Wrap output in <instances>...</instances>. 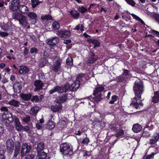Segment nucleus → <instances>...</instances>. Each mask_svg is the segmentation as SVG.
I'll return each instance as SVG.
<instances>
[{"label": "nucleus", "instance_id": "nucleus-45", "mask_svg": "<svg viewBox=\"0 0 159 159\" xmlns=\"http://www.w3.org/2000/svg\"><path fill=\"white\" fill-rule=\"evenodd\" d=\"M151 5L154 9L152 13L155 14L157 13V12H158V7L155 4L153 3Z\"/></svg>", "mask_w": 159, "mask_h": 159}, {"label": "nucleus", "instance_id": "nucleus-51", "mask_svg": "<svg viewBox=\"0 0 159 159\" xmlns=\"http://www.w3.org/2000/svg\"><path fill=\"white\" fill-rule=\"evenodd\" d=\"M84 153L83 154L84 157L88 156L89 157H90L91 156L90 153L89 152H87L86 151H84Z\"/></svg>", "mask_w": 159, "mask_h": 159}, {"label": "nucleus", "instance_id": "nucleus-64", "mask_svg": "<svg viewBox=\"0 0 159 159\" xmlns=\"http://www.w3.org/2000/svg\"><path fill=\"white\" fill-rule=\"evenodd\" d=\"M33 98V99L36 102H37L38 101L39 98L37 95H35L34 96Z\"/></svg>", "mask_w": 159, "mask_h": 159}, {"label": "nucleus", "instance_id": "nucleus-44", "mask_svg": "<svg viewBox=\"0 0 159 159\" xmlns=\"http://www.w3.org/2000/svg\"><path fill=\"white\" fill-rule=\"evenodd\" d=\"M89 142V139L87 138H85L82 141L81 143L87 145Z\"/></svg>", "mask_w": 159, "mask_h": 159}, {"label": "nucleus", "instance_id": "nucleus-13", "mask_svg": "<svg viewBox=\"0 0 159 159\" xmlns=\"http://www.w3.org/2000/svg\"><path fill=\"white\" fill-rule=\"evenodd\" d=\"M34 84L35 87L34 89V91H37L41 89L43 86V84L39 80H36L34 82Z\"/></svg>", "mask_w": 159, "mask_h": 159}, {"label": "nucleus", "instance_id": "nucleus-59", "mask_svg": "<svg viewBox=\"0 0 159 159\" xmlns=\"http://www.w3.org/2000/svg\"><path fill=\"white\" fill-rule=\"evenodd\" d=\"M23 52L25 55H27L28 54V50L26 48H25L23 50Z\"/></svg>", "mask_w": 159, "mask_h": 159}, {"label": "nucleus", "instance_id": "nucleus-21", "mask_svg": "<svg viewBox=\"0 0 159 159\" xmlns=\"http://www.w3.org/2000/svg\"><path fill=\"white\" fill-rule=\"evenodd\" d=\"M154 95V96L152 98V102L154 103H157L159 102V92H155Z\"/></svg>", "mask_w": 159, "mask_h": 159}, {"label": "nucleus", "instance_id": "nucleus-42", "mask_svg": "<svg viewBox=\"0 0 159 159\" xmlns=\"http://www.w3.org/2000/svg\"><path fill=\"white\" fill-rule=\"evenodd\" d=\"M125 1L128 4L132 7H134L135 5V2L133 0H125Z\"/></svg>", "mask_w": 159, "mask_h": 159}, {"label": "nucleus", "instance_id": "nucleus-54", "mask_svg": "<svg viewBox=\"0 0 159 159\" xmlns=\"http://www.w3.org/2000/svg\"><path fill=\"white\" fill-rule=\"evenodd\" d=\"M156 141H157L158 139H159V134L158 133H155L154 134L153 137H152Z\"/></svg>", "mask_w": 159, "mask_h": 159}, {"label": "nucleus", "instance_id": "nucleus-28", "mask_svg": "<svg viewBox=\"0 0 159 159\" xmlns=\"http://www.w3.org/2000/svg\"><path fill=\"white\" fill-rule=\"evenodd\" d=\"M44 148V144L42 142L40 143L37 144L36 149L37 151L38 154L39 153V152L43 149Z\"/></svg>", "mask_w": 159, "mask_h": 159}, {"label": "nucleus", "instance_id": "nucleus-30", "mask_svg": "<svg viewBox=\"0 0 159 159\" xmlns=\"http://www.w3.org/2000/svg\"><path fill=\"white\" fill-rule=\"evenodd\" d=\"M42 2L39 0H31V5L33 8H34Z\"/></svg>", "mask_w": 159, "mask_h": 159}, {"label": "nucleus", "instance_id": "nucleus-22", "mask_svg": "<svg viewBox=\"0 0 159 159\" xmlns=\"http://www.w3.org/2000/svg\"><path fill=\"white\" fill-rule=\"evenodd\" d=\"M70 14L74 19H77L80 16V13L75 10H72L70 12Z\"/></svg>", "mask_w": 159, "mask_h": 159}, {"label": "nucleus", "instance_id": "nucleus-26", "mask_svg": "<svg viewBox=\"0 0 159 159\" xmlns=\"http://www.w3.org/2000/svg\"><path fill=\"white\" fill-rule=\"evenodd\" d=\"M29 70V69L27 67L22 66H20V69L19 71L20 73L22 74L24 72L28 73Z\"/></svg>", "mask_w": 159, "mask_h": 159}, {"label": "nucleus", "instance_id": "nucleus-16", "mask_svg": "<svg viewBox=\"0 0 159 159\" xmlns=\"http://www.w3.org/2000/svg\"><path fill=\"white\" fill-rule=\"evenodd\" d=\"M98 59V57L95 55L93 52H91L89 54L88 59V62L89 63H93L94 62Z\"/></svg>", "mask_w": 159, "mask_h": 159}, {"label": "nucleus", "instance_id": "nucleus-27", "mask_svg": "<svg viewBox=\"0 0 159 159\" xmlns=\"http://www.w3.org/2000/svg\"><path fill=\"white\" fill-rule=\"evenodd\" d=\"M55 125L54 122L52 121H49L45 125V127L49 129H51L54 128Z\"/></svg>", "mask_w": 159, "mask_h": 159}, {"label": "nucleus", "instance_id": "nucleus-12", "mask_svg": "<svg viewBox=\"0 0 159 159\" xmlns=\"http://www.w3.org/2000/svg\"><path fill=\"white\" fill-rule=\"evenodd\" d=\"M57 34L61 38H68L70 35V32L68 30H59Z\"/></svg>", "mask_w": 159, "mask_h": 159}, {"label": "nucleus", "instance_id": "nucleus-40", "mask_svg": "<svg viewBox=\"0 0 159 159\" xmlns=\"http://www.w3.org/2000/svg\"><path fill=\"white\" fill-rule=\"evenodd\" d=\"M78 10L79 12L83 14H84L88 10L87 9L84 7L83 6H81V7H79L78 8Z\"/></svg>", "mask_w": 159, "mask_h": 159}, {"label": "nucleus", "instance_id": "nucleus-19", "mask_svg": "<svg viewBox=\"0 0 159 159\" xmlns=\"http://www.w3.org/2000/svg\"><path fill=\"white\" fill-rule=\"evenodd\" d=\"M142 127L140 125L136 124L133 125L132 130L135 133H138L142 129Z\"/></svg>", "mask_w": 159, "mask_h": 159}, {"label": "nucleus", "instance_id": "nucleus-17", "mask_svg": "<svg viewBox=\"0 0 159 159\" xmlns=\"http://www.w3.org/2000/svg\"><path fill=\"white\" fill-rule=\"evenodd\" d=\"M21 13L26 14L29 11V9L27 7L24 5H20L18 10Z\"/></svg>", "mask_w": 159, "mask_h": 159}, {"label": "nucleus", "instance_id": "nucleus-32", "mask_svg": "<svg viewBox=\"0 0 159 159\" xmlns=\"http://www.w3.org/2000/svg\"><path fill=\"white\" fill-rule=\"evenodd\" d=\"M26 15L32 19H35L37 18L36 14L33 12H29L27 13Z\"/></svg>", "mask_w": 159, "mask_h": 159}, {"label": "nucleus", "instance_id": "nucleus-41", "mask_svg": "<svg viewBox=\"0 0 159 159\" xmlns=\"http://www.w3.org/2000/svg\"><path fill=\"white\" fill-rule=\"evenodd\" d=\"M73 60L72 57H69L66 60V63L67 65L70 66L73 65Z\"/></svg>", "mask_w": 159, "mask_h": 159}, {"label": "nucleus", "instance_id": "nucleus-53", "mask_svg": "<svg viewBox=\"0 0 159 159\" xmlns=\"http://www.w3.org/2000/svg\"><path fill=\"white\" fill-rule=\"evenodd\" d=\"M154 17L156 21L159 23V14L158 13H156L154 14Z\"/></svg>", "mask_w": 159, "mask_h": 159}, {"label": "nucleus", "instance_id": "nucleus-29", "mask_svg": "<svg viewBox=\"0 0 159 159\" xmlns=\"http://www.w3.org/2000/svg\"><path fill=\"white\" fill-rule=\"evenodd\" d=\"M8 104L11 105H13L15 107L19 106L20 105V102L14 99L10 101Z\"/></svg>", "mask_w": 159, "mask_h": 159}, {"label": "nucleus", "instance_id": "nucleus-23", "mask_svg": "<svg viewBox=\"0 0 159 159\" xmlns=\"http://www.w3.org/2000/svg\"><path fill=\"white\" fill-rule=\"evenodd\" d=\"M10 25L9 23H7L6 24L1 25H0V27L2 30L7 31L10 30L11 28Z\"/></svg>", "mask_w": 159, "mask_h": 159}, {"label": "nucleus", "instance_id": "nucleus-3", "mask_svg": "<svg viewBox=\"0 0 159 159\" xmlns=\"http://www.w3.org/2000/svg\"><path fill=\"white\" fill-rule=\"evenodd\" d=\"M2 117L4 121L8 124L14 121L16 128L18 131H21L23 129V127L19 122L18 119L16 116H13L11 113H8L7 114L4 113Z\"/></svg>", "mask_w": 159, "mask_h": 159}, {"label": "nucleus", "instance_id": "nucleus-25", "mask_svg": "<svg viewBox=\"0 0 159 159\" xmlns=\"http://www.w3.org/2000/svg\"><path fill=\"white\" fill-rule=\"evenodd\" d=\"M89 42L90 43L93 44L94 45L93 47L94 48L96 47H99L100 45L99 42L98 40L95 39H91L89 40Z\"/></svg>", "mask_w": 159, "mask_h": 159}, {"label": "nucleus", "instance_id": "nucleus-50", "mask_svg": "<svg viewBox=\"0 0 159 159\" xmlns=\"http://www.w3.org/2000/svg\"><path fill=\"white\" fill-rule=\"evenodd\" d=\"M36 127L38 129H41L42 128V124L38 122V123H36Z\"/></svg>", "mask_w": 159, "mask_h": 159}, {"label": "nucleus", "instance_id": "nucleus-47", "mask_svg": "<svg viewBox=\"0 0 159 159\" xmlns=\"http://www.w3.org/2000/svg\"><path fill=\"white\" fill-rule=\"evenodd\" d=\"M8 35L7 33L6 32H3L2 31L0 32V36L4 37L7 36Z\"/></svg>", "mask_w": 159, "mask_h": 159}, {"label": "nucleus", "instance_id": "nucleus-39", "mask_svg": "<svg viewBox=\"0 0 159 159\" xmlns=\"http://www.w3.org/2000/svg\"><path fill=\"white\" fill-rule=\"evenodd\" d=\"M52 28L54 30L58 29L60 28V25L58 22L56 21H54L52 24Z\"/></svg>", "mask_w": 159, "mask_h": 159}, {"label": "nucleus", "instance_id": "nucleus-48", "mask_svg": "<svg viewBox=\"0 0 159 159\" xmlns=\"http://www.w3.org/2000/svg\"><path fill=\"white\" fill-rule=\"evenodd\" d=\"M142 135L143 137H144L145 138H147L149 136L150 134L148 131H145L143 132Z\"/></svg>", "mask_w": 159, "mask_h": 159}, {"label": "nucleus", "instance_id": "nucleus-10", "mask_svg": "<svg viewBox=\"0 0 159 159\" xmlns=\"http://www.w3.org/2000/svg\"><path fill=\"white\" fill-rule=\"evenodd\" d=\"M59 41V39L58 37H52L48 40L47 43L52 49H54V47L56 46V44L58 43Z\"/></svg>", "mask_w": 159, "mask_h": 159}, {"label": "nucleus", "instance_id": "nucleus-63", "mask_svg": "<svg viewBox=\"0 0 159 159\" xmlns=\"http://www.w3.org/2000/svg\"><path fill=\"white\" fill-rule=\"evenodd\" d=\"M1 110L2 111H5L6 112L8 110L7 108L5 107H3L1 108Z\"/></svg>", "mask_w": 159, "mask_h": 159}, {"label": "nucleus", "instance_id": "nucleus-4", "mask_svg": "<svg viewBox=\"0 0 159 159\" xmlns=\"http://www.w3.org/2000/svg\"><path fill=\"white\" fill-rule=\"evenodd\" d=\"M104 88L103 86L100 85L96 88L93 93L94 97H92L90 96L87 97L86 99H88L89 101V105H92V106H93V104L97 103L98 102L100 101L102 99L101 94L100 93L103 90Z\"/></svg>", "mask_w": 159, "mask_h": 159}, {"label": "nucleus", "instance_id": "nucleus-61", "mask_svg": "<svg viewBox=\"0 0 159 159\" xmlns=\"http://www.w3.org/2000/svg\"><path fill=\"white\" fill-rule=\"evenodd\" d=\"M2 82L3 84H5L7 83L8 82V80L7 78H3L2 79Z\"/></svg>", "mask_w": 159, "mask_h": 159}, {"label": "nucleus", "instance_id": "nucleus-55", "mask_svg": "<svg viewBox=\"0 0 159 159\" xmlns=\"http://www.w3.org/2000/svg\"><path fill=\"white\" fill-rule=\"evenodd\" d=\"M151 31V33L153 34L154 35H156V36H158L159 35V32L154 30H152Z\"/></svg>", "mask_w": 159, "mask_h": 159}, {"label": "nucleus", "instance_id": "nucleus-43", "mask_svg": "<svg viewBox=\"0 0 159 159\" xmlns=\"http://www.w3.org/2000/svg\"><path fill=\"white\" fill-rule=\"evenodd\" d=\"M46 62L47 61L46 60L44 59H41L39 63V66L41 67H43L46 64Z\"/></svg>", "mask_w": 159, "mask_h": 159}, {"label": "nucleus", "instance_id": "nucleus-1", "mask_svg": "<svg viewBox=\"0 0 159 159\" xmlns=\"http://www.w3.org/2000/svg\"><path fill=\"white\" fill-rule=\"evenodd\" d=\"M85 80V75L83 74H80L76 77V81L71 84V86L68 83H67L64 86H62L61 87L57 86L53 89L50 90L49 92L50 94H52L56 92H57L59 93L66 92L69 90L70 87L76 90L79 88L80 83L82 81H84Z\"/></svg>", "mask_w": 159, "mask_h": 159}, {"label": "nucleus", "instance_id": "nucleus-33", "mask_svg": "<svg viewBox=\"0 0 159 159\" xmlns=\"http://www.w3.org/2000/svg\"><path fill=\"white\" fill-rule=\"evenodd\" d=\"M130 76L129 71L128 70L125 69L122 75V77L123 78V79L122 80H124L125 79L128 78Z\"/></svg>", "mask_w": 159, "mask_h": 159}, {"label": "nucleus", "instance_id": "nucleus-6", "mask_svg": "<svg viewBox=\"0 0 159 159\" xmlns=\"http://www.w3.org/2000/svg\"><path fill=\"white\" fill-rule=\"evenodd\" d=\"M13 18L17 20L19 23L24 27H25L28 24L27 17L22 14L16 12L13 14Z\"/></svg>", "mask_w": 159, "mask_h": 159}, {"label": "nucleus", "instance_id": "nucleus-8", "mask_svg": "<svg viewBox=\"0 0 159 159\" xmlns=\"http://www.w3.org/2000/svg\"><path fill=\"white\" fill-rule=\"evenodd\" d=\"M10 9L13 11H17L19 9L20 5L19 0H13L10 3Z\"/></svg>", "mask_w": 159, "mask_h": 159}, {"label": "nucleus", "instance_id": "nucleus-20", "mask_svg": "<svg viewBox=\"0 0 159 159\" xmlns=\"http://www.w3.org/2000/svg\"><path fill=\"white\" fill-rule=\"evenodd\" d=\"M62 106L61 104H58L52 105L51 107L52 110L53 112H56L59 111L61 109Z\"/></svg>", "mask_w": 159, "mask_h": 159}, {"label": "nucleus", "instance_id": "nucleus-38", "mask_svg": "<svg viewBox=\"0 0 159 159\" xmlns=\"http://www.w3.org/2000/svg\"><path fill=\"white\" fill-rule=\"evenodd\" d=\"M38 159H46L47 157V153L44 152H42L40 154H38Z\"/></svg>", "mask_w": 159, "mask_h": 159}, {"label": "nucleus", "instance_id": "nucleus-46", "mask_svg": "<svg viewBox=\"0 0 159 159\" xmlns=\"http://www.w3.org/2000/svg\"><path fill=\"white\" fill-rule=\"evenodd\" d=\"M124 131L122 130H120L119 132L116 134V136L117 137H119L124 134Z\"/></svg>", "mask_w": 159, "mask_h": 159}, {"label": "nucleus", "instance_id": "nucleus-9", "mask_svg": "<svg viewBox=\"0 0 159 159\" xmlns=\"http://www.w3.org/2000/svg\"><path fill=\"white\" fill-rule=\"evenodd\" d=\"M30 146L26 143H23L21 147V154L22 156H25L26 154L29 152L31 149Z\"/></svg>", "mask_w": 159, "mask_h": 159}, {"label": "nucleus", "instance_id": "nucleus-58", "mask_svg": "<svg viewBox=\"0 0 159 159\" xmlns=\"http://www.w3.org/2000/svg\"><path fill=\"white\" fill-rule=\"evenodd\" d=\"M4 128L0 126V135H2L4 133Z\"/></svg>", "mask_w": 159, "mask_h": 159}, {"label": "nucleus", "instance_id": "nucleus-37", "mask_svg": "<svg viewBox=\"0 0 159 159\" xmlns=\"http://www.w3.org/2000/svg\"><path fill=\"white\" fill-rule=\"evenodd\" d=\"M22 121L26 123H28L30 120V117L28 115H25L21 117Z\"/></svg>", "mask_w": 159, "mask_h": 159}, {"label": "nucleus", "instance_id": "nucleus-5", "mask_svg": "<svg viewBox=\"0 0 159 159\" xmlns=\"http://www.w3.org/2000/svg\"><path fill=\"white\" fill-rule=\"evenodd\" d=\"M60 151L63 156L69 157L73 153L72 146L66 143L61 144L60 147Z\"/></svg>", "mask_w": 159, "mask_h": 159}, {"label": "nucleus", "instance_id": "nucleus-52", "mask_svg": "<svg viewBox=\"0 0 159 159\" xmlns=\"http://www.w3.org/2000/svg\"><path fill=\"white\" fill-rule=\"evenodd\" d=\"M34 157V155L33 154L27 155L25 159H33Z\"/></svg>", "mask_w": 159, "mask_h": 159}, {"label": "nucleus", "instance_id": "nucleus-62", "mask_svg": "<svg viewBox=\"0 0 159 159\" xmlns=\"http://www.w3.org/2000/svg\"><path fill=\"white\" fill-rule=\"evenodd\" d=\"M111 100L114 102H116L117 100V96L115 95H113L112 97Z\"/></svg>", "mask_w": 159, "mask_h": 159}, {"label": "nucleus", "instance_id": "nucleus-15", "mask_svg": "<svg viewBox=\"0 0 159 159\" xmlns=\"http://www.w3.org/2000/svg\"><path fill=\"white\" fill-rule=\"evenodd\" d=\"M67 95L66 94H64L63 95L58 97L56 100V102L58 104H61V103L64 102L67 99Z\"/></svg>", "mask_w": 159, "mask_h": 159}, {"label": "nucleus", "instance_id": "nucleus-60", "mask_svg": "<svg viewBox=\"0 0 159 159\" xmlns=\"http://www.w3.org/2000/svg\"><path fill=\"white\" fill-rule=\"evenodd\" d=\"M71 41L70 39H67V40H64V43L67 44L69 43H71Z\"/></svg>", "mask_w": 159, "mask_h": 159}, {"label": "nucleus", "instance_id": "nucleus-31", "mask_svg": "<svg viewBox=\"0 0 159 159\" xmlns=\"http://www.w3.org/2000/svg\"><path fill=\"white\" fill-rule=\"evenodd\" d=\"M39 110V108L37 106L32 107L30 111V113L32 115H35L38 112Z\"/></svg>", "mask_w": 159, "mask_h": 159}, {"label": "nucleus", "instance_id": "nucleus-36", "mask_svg": "<svg viewBox=\"0 0 159 159\" xmlns=\"http://www.w3.org/2000/svg\"><path fill=\"white\" fill-rule=\"evenodd\" d=\"M84 27L83 24H78L75 27L74 30H80L81 32L83 31L84 30Z\"/></svg>", "mask_w": 159, "mask_h": 159}, {"label": "nucleus", "instance_id": "nucleus-11", "mask_svg": "<svg viewBox=\"0 0 159 159\" xmlns=\"http://www.w3.org/2000/svg\"><path fill=\"white\" fill-rule=\"evenodd\" d=\"M50 69L56 72L61 71V62L59 60H57L52 66L50 67Z\"/></svg>", "mask_w": 159, "mask_h": 159}, {"label": "nucleus", "instance_id": "nucleus-24", "mask_svg": "<svg viewBox=\"0 0 159 159\" xmlns=\"http://www.w3.org/2000/svg\"><path fill=\"white\" fill-rule=\"evenodd\" d=\"M20 97L24 100L28 101L29 100L32 96L30 93L24 94L21 93L20 94Z\"/></svg>", "mask_w": 159, "mask_h": 159}, {"label": "nucleus", "instance_id": "nucleus-56", "mask_svg": "<svg viewBox=\"0 0 159 159\" xmlns=\"http://www.w3.org/2000/svg\"><path fill=\"white\" fill-rule=\"evenodd\" d=\"M157 141L155 139H154L152 137V139L150 140V143L151 144H154L156 143Z\"/></svg>", "mask_w": 159, "mask_h": 159}, {"label": "nucleus", "instance_id": "nucleus-18", "mask_svg": "<svg viewBox=\"0 0 159 159\" xmlns=\"http://www.w3.org/2000/svg\"><path fill=\"white\" fill-rule=\"evenodd\" d=\"M22 86L21 84L19 83H16L13 86V89L15 93H19L21 91Z\"/></svg>", "mask_w": 159, "mask_h": 159}, {"label": "nucleus", "instance_id": "nucleus-2", "mask_svg": "<svg viewBox=\"0 0 159 159\" xmlns=\"http://www.w3.org/2000/svg\"><path fill=\"white\" fill-rule=\"evenodd\" d=\"M133 89L135 97L132 99V102L130 105L134 106L137 109L143 106V104L141 101L137 100L136 98V97L139 99L141 98V95L143 90V82L140 80L136 81L135 82Z\"/></svg>", "mask_w": 159, "mask_h": 159}, {"label": "nucleus", "instance_id": "nucleus-34", "mask_svg": "<svg viewBox=\"0 0 159 159\" xmlns=\"http://www.w3.org/2000/svg\"><path fill=\"white\" fill-rule=\"evenodd\" d=\"M41 19L44 21H48L49 20H52V17L48 15H43L41 16Z\"/></svg>", "mask_w": 159, "mask_h": 159}, {"label": "nucleus", "instance_id": "nucleus-49", "mask_svg": "<svg viewBox=\"0 0 159 159\" xmlns=\"http://www.w3.org/2000/svg\"><path fill=\"white\" fill-rule=\"evenodd\" d=\"M38 52L37 50L35 48H32L30 49V52L31 53H36Z\"/></svg>", "mask_w": 159, "mask_h": 159}, {"label": "nucleus", "instance_id": "nucleus-57", "mask_svg": "<svg viewBox=\"0 0 159 159\" xmlns=\"http://www.w3.org/2000/svg\"><path fill=\"white\" fill-rule=\"evenodd\" d=\"M154 154V153H152V154H150L149 155H148L146 156V157L145 159H150L151 158L153 157Z\"/></svg>", "mask_w": 159, "mask_h": 159}, {"label": "nucleus", "instance_id": "nucleus-7", "mask_svg": "<svg viewBox=\"0 0 159 159\" xmlns=\"http://www.w3.org/2000/svg\"><path fill=\"white\" fill-rule=\"evenodd\" d=\"M6 146L7 152L12 154L14 147V143L13 140L11 139H8L6 143Z\"/></svg>", "mask_w": 159, "mask_h": 159}, {"label": "nucleus", "instance_id": "nucleus-35", "mask_svg": "<svg viewBox=\"0 0 159 159\" xmlns=\"http://www.w3.org/2000/svg\"><path fill=\"white\" fill-rule=\"evenodd\" d=\"M130 14L132 16L133 18L136 19L137 20H138L143 25H145V23L144 21L141 19L140 18H139V16H137V15H135L134 14L131 13Z\"/></svg>", "mask_w": 159, "mask_h": 159}, {"label": "nucleus", "instance_id": "nucleus-14", "mask_svg": "<svg viewBox=\"0 0 159 159\" xmlns=\"http://www.w3.org/2000/svg\"><path fill=\"white\" fill-rule=\"evenodd\" d=\"M20 143L19 141H18L16 143L15 149L14 153V157H16L20 153Z\"/></svg>", "mask_w": 159, "mask_h": 159}]
</instances>
